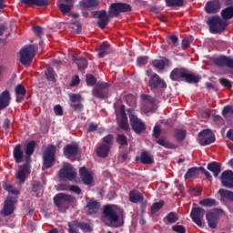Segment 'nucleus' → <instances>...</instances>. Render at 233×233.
Segmentation results:
<instances>
[{"mask_svg": "<svg viewBox=\"0 0 233 233\" xmlns=\"http://www.w3.org/2000/svg\"><path fill=\"white\" fill-rule=\"evenodd\" d=\"M79 175H80L82 183H84V185H92V183H94V177L92 176V173H90V171H88V169L86 167H80Z\"/></svg>", "mask_w": 233, "mask_h": 233, "instance_id": "nucleus-19", "label": "nucleus"}, {"mask_svg": "<svg viewBox=\"0 0 233 233\" xmlns=\"http://www.w3.org/2000/svg\"><path fill=\"white\" fill-rule=\"evenodd\" d=\"M34 150H35V141L31 140L25 146V155L27 157L25 158V163L18 167V171L15 176L16 179L19 180L20 185H25V181L28 179V176H30L32 172V166L30 165L32 160L30 156L34 154Z\"/></svg>", "mask_w": 233, "mask_h": 233, "instance_id": "nucleus-1", "label": "nucleus"}, {"mask_svg": "<svg viewBox=\"0 0 233 233\" xmlns=\"http://www.w3.org/2000/svg\"><path fill=\"white\" fill-rule=\"evenodd\" d=\"M218 194L220 195V201H223V199H228L229 201L233 202V192L227 190L225 188H220L218 191Z\"/></svg>", "mask_w": 233, "mask_h": 233, "instance_id": "nucleus-34", "label": "nucleus"}, {"mask_svg": "<svg viewBox=\"0 0 233 233\" xmlns=\"http://www.w3.org/2000/svg\"><path fill=\"white\" fill-rule=\"evenodd\" d=\"M86 208H87L86 214L88 216H92L94 214H97V212H99V208H101V204H99V202H97L95 199H90Z\"/></svg>", "mask_w": 233, "mask_h": 233, "instance_id": "nucleus-21", "label": "nucleus"}, {"mask_svg": "<svg viewBox=\"0 0 233 233\" xmlns=\"http://www.w3.org/2000/svg\"><path fill=\"white\" fill-rule=\"evenodd\" d=\"M198 141L200 147H207L212 145V143H216V136H214L212 130L203 129L198 133Z\"/></svg>", "mask_w": 233, "mask_h": 233, "instance_id": "nucleus-8", "label": "nucleus"}, {"mask_svg": "<svg viewBox=\"0 0 233 233\" xmlns=\"http://www.w3.org/2000/svg\"><path fill=\"white\" fill-rule=\"evenodd\" d=\"M148 61V56H138L137 59V63L138 66H145Z\"/></svg>", "mask_w": 233, "mask_h": 233, "instance_id": "nucleus-55", "label": "nucleus"}, {"mask_svg": "<svg viewBox=\"0 0 233 233\" xmlns=\"http://www.w3.org/2000/svg\"><path fill=\"white\" fill-rule=\"evenodd\" d=\"M157 143L160 145V147H164V148H168L169 150H176V148H177V146L174 145L170 141H167L163 137L158 138Z\"/></svg>", "mask_w": 233, "mask_h": 233, "instance_id": "nucleus-36", "label": "nucleus"}, {"mask_svg": "<svg viewBox=\"0 0 233 233\" xmlns=\"http://www.w3.org/2000/svg\"><path fill=\"white\" fill-rule=\"evenodd\" d=\"M15 92L16 94V103H21L25 99V96H26V88L19 84L15 86Z\"/></svg>", "mask_w": 233, "mask_h": 233, "instance_id": "nucleus-28", "label": "nucleus"}, {"mask_svg": "<svg viewBox=\"0 0 233 233\" xmlns=\"http://www.w3.org/2000/svg\"><path fill=\"white\" fill-rule=\"evenodd\" d=\"M81 6L83 8H96V6H99V0H82Z\"/></svg>", "mask_w": 233, "mask_h": 233, "instance_id": "nucleus-38", "label": "nucleus"}, {"mask_svg": "<svg viewBox=\"0 0 233 233\" xmlns=\"http://www.w3.org/2000/svg\"><path fill=\"white\" fill-rule=\"evenodd\" d=\"M56 116H63V107L60 105H56L54 107Z\"/></svg>", "mask_w": 233, "mask_h": 233, "instance_id": "nucleus-64", "label": "nucleus"}, {"mask_svg": "<svg viewBox=\"0 0 233 233\" xmlns=\"http://www.w3.org/2000/svg\"><path fill=\"white\" fill-rule=\"evenodd\" d=\"M165 219H167V223L172 224L179 220V216H177V213L176 212H170L166 216Z\"/></svg>", "mask_w": 233, "mask_h": 233, "instance_id": "nucleus-45", "label": "nucleus"}, {"mask_svg": "<svg viewBox=\"0 0 233 233\" xmlns=\"http://www.w3.org/2000/svg\"><path fill=\"white\" fill-rule=\"evenodd\" d=\"M206 219L208 221V225L209 228H217L218 227V214L213 212H208L206 214Z\"/></svg>", "mask_w": 233, "mask_h": 233, "instance_id": "nucleus-26", "label": "nucleus"}, {"mask_svg": "<svg viewBox=\"0 0 233 233\" xmlns=\"http://www.w3.org/2000/svg\"><path fill=\"white\" fill-rule=\"evenodd\" d=\"M205 216V209L202 208H192L190 212V218L193 221V223H196L198 227H200L203 228V218Z\"/></svg>", "mask_w": 233, "mask_h": 233, "instance_id": "nucleus-13", "label": "nucleus"}, {"mask_svg": "<svg viewBox=\"0 0 233 233\" xmlns=\"http://www.w3.org/2000/svg\"><path fill=\"white\" fill-rule=\"evenodd\" d=\"M70 106L76 112H81V110H83V104H81V102L71 103Z\"/></svg>", "mask_w": 233, "mask_h": 233, "instance_id": "nucleus-57", "label": "nucleus"}, {"mask_svg": "<svg viewBox=\"0 0 233 233\" xmlns=\"http://www.w3.org/2000/svg\"><path fill=\"white\" fill-rule=\"evenodd\" d=\"M220 181L225 188H233V171L226 170L221 173Z\"/></svg>", "mask_w": 233, "mask_h": 233, "instance_id": "nucleus-16", "label": "nucleus"}, {"mask_svg": "<svg viewBox=\"0 0 233 233\" xmlns=\"http://www.w3.org/2000/svg\"><path fill=\"white\" fill-rule=\"evenodd\" d=\"M10 125H12L10 118H5L3 123V128H5V134H8V132L10 130Z\"/></svg>", "mask_w": 233, "mask_h": 233, "instance_id": "nucleus-61", "label": "nucleus"}, {"mask_svg": "<svg viewBox=\"0 0 233 233\" xmlns=\"http://www.w3.org/2000/svg\"><path fill=\"white\" fill-rule=\"evenodd\" d=\"M207 168L212 172L214 177H218L221 174V165L216 161L208 163Z\"/></svg>", "mask_w": 233, "mask_h": 233, "instance_id": "nucleus-29", "label": "nucleus"}, {"mask_svg": "<svg viewBox=\"0 0 233 233\" xmlns=\"http://www.w3.org/2000/svg\"><path fill=\"white\" fill-rule=\"evenodd\" d=\"M136 161H140L142 165H153L154 157L148 155V152L142 151L140 157H136Z\"/></svg>", "mask_w": 233, "mask_h": 233, "instance_id": "nucleus-25", "label": "nucleus"}, {"mask_svg": "<svg viewBox=\"0 0 233 233\" xmlns=\"http://www.w3.org/2000/svg\"><path fill=\"white\" fill-rule=\"evenodd\" d=\"M165 1H166V6H167V8H174V7L181 8V6L185 5V0H165Z\"/></svg>", "mask_w": 233, "mask_h": 233, "instance_id": "nucleus-37", "label": "nucleus"}, {"mask_svg": "<svg viewBox=\"0 0 233 233\" xmlns=\"http://www.w3.org/2000/svg\"><path fill=\"white\" fill-rule=\"evenodd\" d=\"M69 99L71 103H81L82 96L79 94H71Z\"/></svg>", "mask_w": 233, "mask_h": 233, "instance_id": "nucleus-53", "label": "nucleus"}, {"mask_svg": "<svg viewBox=\"0 0 233 233\" xmlns=\"http://www.w3.org/2000/svg\"><path fill=\"white\" fill-rule=\"evenodd\" d=\"M58 8H59L60 12H62V14H68V12H70V10H71L70 5H66V4H60L58 5Z\"/></svg>", "mask_w": 233, "mask_h": 233, "instance_id": "nucleus-56", "label": "nucleus"}, {"mask_svg": "<svg viewBox=\"0 0 233 233\" xmlns=\"http://www.w3.org/2000/svg\"><path fill=\"white\" fill-rule=\"evenodd\" d=\"M78 70H85L88 66V61L84 57H78L75 60Z\"/></svg>", "mask_w": 233, "mask_h": 233, "instance_id": "nucleus-43", "label": "nucleus"}, {"mask_svg": "<svg viewBox=\"0 0 233 233\" xmlns=\"http://www.w3.org/2000/svg\"><path fill=\"white\" fill-rule=\"evenodd\" d=\"M10 91L7 89L0 94V110H5V108L10 106Z\"/></svg>", "mask_w": 233, "mask_h": 233, "instance_id": "nucleus-23", "label": "nucleus"}, {"mask_svg": "<svg viewBox=\"0 0 233 233\" xmlns=\"http://www.w3.org/2000/svg\"><path fill=\"white\" fill-rule=\"evenodd\" d=\"M161 127L157 125H156L153 128V136L154 137H156L157 139H159L160 136H161Z\"/></svg>", "mask_w": 233, "mask_h": 233, "instance_id": "nucleus-59", "label": "nucleus"}, {"mask_svg": "<svg viewBox=\"0 0 233 233\" xmlns=\"http://www.w3.org/2000/svg\"><path fill=\"white\" fill-rule=\"evenodd\" d=\"M97 157H108V154H110V146L106 144H101L96 149Z\"/></svg>", "mask_w": 233, "mask_h": 233, "instance_id": "nucleus-24", "label": "nucleus"}, {"mask_svg": "<svg viewBox=\"0 0 233 233\" xmlns=\"http://www.w3.org/2000/svg\"><path fill=\"white\" fill-rule=\"evenodd\" d=\"M174 137L177 139V143H181L182 141H185V137H187V131L183 129H176Z\"/></svg>", "mask_w": 233, "mask_h": 233, "instance_id": "nucleus-39", "label": "nucleus"}, {"mask_svg": "<svg viewBox=\"0 0 233 233\" xmlns=\"http://www.w3.org/2000/svg\"><path fill=\"white\" fill-rule=\"evenodd\" d=\"M41 188H43V184L41 183V181L34 182L32 186V192H34L35 194H39V192H41Z\"/></svg>", "mask_w": 233, "mask_h": 233, "instance_id": "nucleus-51", "label": "nucleus"}, {"mask_svg": "<svg viewBox=\"0 0 233 233\" xmlns=\"http://www.w3.org/2000/svg\"><path fill=\"white\" fill-rule=\"evenodd\" d=\"M78 152L79 145H77V143L67 144L64 147V156H66V157H67L68 159H70V157H75V156H76Z\"/></svg>", "mask_w": 233, "mask_h": 233, "instance_id": "nucleus-20", "label": "nucleus"}, {"mask_svg": "<svg viewBox=\"0 0 233 233\" xmlns=\"http://www.w3.org/2000/svg\"><path fill=\"white\" fill-rule=\"evenodd\" d=\"M35 56V47L34 45L25 46L20 50V63L26 66L30 65Z\"/></svg>", "mask_w": 233, "mask_h": 233, "instance_id": "nucleus-7", "label": "nucleus"}, {"mask_svg": "<svg viewBox=\"0 0 233 233\" xmlns=\"http://www.w3.org/2000/svg\"><path fill=\"white\" fill-rule=\"evenodd\" d=\"M116 143H118L120 147H128V138L125 134H119L116 136Z\"/></svg>", "mask_w": 233, "mask_h": 233, "instance_id": "nucleus-44", "label": "nucleus"}, {"mask_svg": "<svg viewBox=\"0 0 233 233\" xmlns=\"http://www.w3.org/2000/svg\"><path fill=\"white\" fill-rule=\"evenodd\" d=\"M204 10L207 14H218L221 10V3L219 0H212L207 2Z\"/></svg>", "mask_w": 233, "mask_h": 233, "instance_id": "nucleus-18", "label": "nucleus"}, {"mask_svg": "<svg viewBox=\"0 0 233 233\" xmlns=\"http://www.w3.org/2000/svg\"><path fill=\"white\" fill-rule=\"evenodd\" d=\"M103 141L105 145H107L108 147H112V145H114V136L107 135L103 138Z\"/></svg>", "mask_w": 233, "mask_h": 233, "instance_id": "nucleus-54", "label": "nucleus"}, {"mask_svg": "<svg viewBox=\"0 0 233 233\" xmlns=\"http://www.w3.org/2000/svg\"><path fill=\"white\" fill-rule=\"evenodd\" d=\"M198 172H199V167H190L185 174V179H190V177H194V176H198Z\"/></svg>", "mask_w": 233, "mask_h": 233, "instance_id": "nucleus-46", "label": "nucleus"}, {"mask_svg": "<svg viewBox=\"0 0 233 233\" xmlns=\"http://www.w3.org/2000/svg\"><path fill=\"white\" fill-rule=\"evenodd\" d=\"M17 203V198L15 197H8L4 202V208L2 210V215L6 218V216H12L14 214V207Z\"/></svg>", "mask_w": 233, "mask_h": 233, "instance_id": "nucleus-15", "label": "nucleus"}, {"mask_svg": "<svg viewBox=\"0 0 233 233\" xmlns=\"http://www.w3.org/2000/svg\"><path fill=\"white\" fill-rule=\"evenodd\" d=\"M148 86L150 90H157L161 88H167V82H165L161 76L157 74H153L149 78Z\"/></svg>", "mask_w": 233, "mask_h": 233, "instance_id": "nucleus-14", "label": "nucleus"}, {"mask_svg": "<svg viewBox=\"0 0 233 233\" xmlns=\"http://www.w3.org/2000/svg\"><path fill=\"white\" fill-rule=\"evenodd\" d=\"M213 63L216 65V66H219L220 68H224V66H228V68H233V59L227 56H220L217 58H214Z\"/></svg>", "mask_w": 233, "mask_h": 233, "instance_id": "nucleus-17", "label": "nucleus"}, {"mask_svg": "<svg viewBox=\"0 0 233 233\" xmlns=\"http://www.w3.org/2000/svg\"><path fill=\"white\" fill-rule=\"evenodd\" d=\"M33 32L36 37H41L43 35V27L36 25L33 27Z\"/></svg>", "mask_w": 233, "mask_h": 233, "instance_id": "nucleus-60", "label": "nucleus"}, {"mask_svg": "<svg viewBox=\"0 0 233 233\" xmlns=\"http://www.w3.org/2000/svg\"><path fill=\"white\" fill-rule=\"evenodd\" d=\"M129 120L131 128L135 131V133L143 134V132L147 130V126L145 125V122H143L141 118H138L137 116L130 115Z\"/></svg>", "mask_w": 233, "mask_h": 233, "instance_id": "nucleus-11", "label": "nucleus"}, {"mask_svg": "<svg viewBox=\"0 0 233 233\" xmlns=\"http://www.w3.org/2000/svg\"><path fill=\"white\" fill-rule=\"evenodd\" d=\"M126 12H132V6L125 3H113L109 6L108 13L113 15H119V14H125Z\"/></svg>", "mask_w": 233, "mask_h": 233, "instance_id": "nucleus-10", "label": "nucleus"}, {"mask_svg": "<svg viewBox=\"0 0 233 233\" xmlns=\"http://www.w3.org/2000/svg\"><path fill=\"white\" fill-rule=\"evenodd\" d=\"M201 207H216V199L214 198H205L199 201Z\"/></svg>", "mask_w": 233, "mask_h": 233, "instance_id": "nucleus-47", "label": "nucleus"}, {"mask_svg": "<svg viewBox=\"0 0 233 233\" xmlns=\"http://www.w3.org/2000/svg\"><path fill=\"white\" fill-rule=\"evenodd\" d=\"M112 53V46L107 43H103L98 46V57H105V56H108V54Z\"/></svg>", "mask_w": 233, "mask_h": 233, "instance_id": "nucleus-30", "label": "nucleus"}, {"mask_svg": "<svg viewBox=\"0 0 233 233\" xmlns=\"http://www.w3.org/2000/svg\"><path fill=\"white\" fill-rule=\"evenodd\" d=\"M120 213L121 209L117 206L106 205L103 208L104 218L110 225H116L119 221Z\"/></svg>", "mask_w": 233, "mask_h": 233, "instance_id": "nucleus-5", "label": "nucleus"}, {"mask_svg": "<svg viewBox=\"0 0 233 233\" xmlns=\"http://www.w3.org/2000/svg\"><path fill=\"white\" fill-rule=\"evenodd\" d=\"M23 5H27L28 6L34 5L35 6H48L50 5L49 0H21Z\"/></svg>", "mask_w": 233, "mask_h": 233, "instance_id": "nucleus-31", "label": "nucleus"}, {"mask_svg": "<svg viewBox=\"0 0 233 233\" xmlns=\"http://www.w3.org/2000/svg\"><path fill=\"white\" fill-rule=\"evenodd\" d=\"M76 176L77 172L74 170V167L68 162L64 163L62 168L58 172V177H60V179H68L69 181H73Z\"/></svg>", "mask_w": 233, "mask_h": 233, "instance_id": "nucleus-9", "label": "nucleus"}, {"mask_svg": "<svg viewBox=\"0 0 233 233\" xmlns=\"http://www.w3.org/2000/svg\"><path fill=\"white\" fill-rule=\"evenodd\" d=\"M169 77L171 81H185V83H193L194 85L201 81V76L190 73V71L185 67H177L173 69Z\"/></svg>", "mask_w": 233, "mask_h": 233, "instance_id": "nucleus-2", "label": "nucleus"}, {"mask_svg": "<svg viewBox=\"0 0 233 233\" xmlns=\"http://www.w3.org/2000/svg\"><path fill=\"white\" fill-rule=\"evenodd\" d=\"M221 18L228 21L233 19V5H227L226 8L220 12Z\"/></svg>", "mask_w": 233, "mask_h": 233, "instance_id": "nucleus-32", "label": "nucleus"}, {"mask_svg": "<svg viewBox=\"0 0 233 233\" xmlns=\"http://www.w3.org/2000/svg\"><path fill=\"white\" fill-rule=\"evenodd\" d=\"M207 25L209 27L210 34H223L228 26V22L219 15H214L208 19Z\"/></svg>", "mask_w": 233, "mask_h": 233, "instance_id": "nucleus-3", "label": "nucleus"}, {"mask_svg": "<svg viewBox=\"0 0 233 233\" xmlns=\"http://www.w3.org/2000/svg\"><path fill=\"white\" fill-rule=\"evenodd\" d=\"M143 199H144V197L142 195L136 193V191L129 192V201H131V203L137 204L143 201Z\"/></svg>", "mask_w": 233, "mask_h": 233, "instance_id": "nucleus-41", "label": "nucleus"}, {"mask_svg": "<svg viewBox=\"0 0 233 233\" xmlns=\"http://www.w3.org/2000/svg\"><path fill=\"white\" fill-rule=\"evenodd\" d=\"M93 96L97 99H106V97H108V90L96 87L93 89Z\"/></svg>", "mask_w": 233, "mask_h": 233, "instance_id": "nucleus-33", "label": "nucleus"}, {"mask_svg": "<svg viewBox=\"0 0 233 233\" xmlns=\"http://www.w3.org/2000/svg\"><path fill=\"white\" fill-rule=\"evenodd\" d=\"M13 157L17 165H19V163H23V159L25 157V152L23 151V146H21V144H17L14 147Z\"/></svg>", "mask_w": 233, "mask_h": 233, "instance_id": "nucleus-22", "label": "nucleus"}, {"mask_svg": "<svg viewBox=\"0 0 233 233\" xmlns=\"http://www.w3.org/2000/svg\"><path fill=\"white\" fill-rule=\"evenodd\" d=\"M77 201L74 196L66 193H58L54 197V203L60 212H66L72 203Z\"/></svg>", "mask_w": 233, "mask_h": 233, "instance_id": "nucleus-4", "label": "nucleus"}, {"mask_svg": "<svg viewBox=\"0 0 233 233\" xmlns=\"http://www.w3.org/2000/svg\"><path fill=\"white\" fill-rule=\"evenodd\" d=\"M118 159L122 162L125 163L127 161H130V157H128V153H122L118 156Z\"/></svg>", "mask_w": 233, "mask_h": 233, "instance_id": "nucleus-63", "label": "nucleus"}, {"mask_svg": "<svg viewBox=\"0 0 233 233\" xmlns=\"http://www.w3.org/2000/svg\"><path fill=\"white\" fill-rule=\"evenodd\" d=\"M172 230L174 232H177V233H186L187 232V229L185 228V227H183L181 225L172 226Z\"/></svg>", "mask_w": 233, "mask_h": 233, "instance_id": "nucleus-58", "label": "nucleus"}, {"mask_svg": "<svg viewBox=\"0 0 233 233\" xmlns=\"http://www.w3.org/2000/svg\"><path fill=\"white\" fill-rule=\"evenodd\" d=\"M3 188L5 192L12 194L13 196H19L20 192L18 189L14 188V186L11 184H6V182L3 183Z\"/></svg>", "mask_w": 233, "mask_h": 233, "instance_id": "nucleus-42", "label": "nucleus"}, {"mask_svg": "<svg viewBox=\"0 0 233 233\" xmlns=\"http://www.w3.org/2000/svg\"><path fill=\"white\" fill-rule=\"evenodd\" d=\"M118 127L122 130H128V128H130V126L128 125V117L121 118Z\"/></svg>", "mask_w": 233, "mask_h": 233, "instance_id": "nucleus-50", "label": "nucleus"}, {"mask_svg": "<svg viewBox=\"0 0 233 233\" xmlns=\"http://www.w3.org/2000/svg\"><path fill=\"white\" fill-rule=\"evenodd\" d=\"M163 205H165V201L163 200L155 202L151 207V214H156V212H159V210L163 208Z\"/></svg>", "mask_w": 233, "mask_h": 233, "instance_id": "nucleus-48", "label": "nucleus"}, {"mask_svg": "<svg viewBox=\"0 0 233 233\" xmlns=\"http://www.w3.org/2000/svg\"><path fill=\"white\" fill-rule=\"evenodd\" d=\"M219 83L220 85H222V86H225V88H228V90H230V88H232V82H230V80L227 78H220Z\"/></svg>", "mask_w": 233, "mask_h": 233, "instance_id": "nucleus-52", "label": "nucleus"}, {"mask_svg": "<svg viewBox=\"0 0 233 233\" xmlns=\"http://www.w3.org/2000/svg\"><path fill=\"white\" fill-rule=\"evenodd\" d=\"M43 167L44 168H52L56 163V146L50 144L43 152Z\"/></svg>", "mask_w": 233, "mask_h": 233, "instance_id": "nucleus-6", "label": "nucleus"}, {"mask_svg": "<svg viewBox=\"0 0 233 233\" xmlns=\"http://www.w3.org/2000/svg\"><path fill=\"white\" fill-rule=\"evenodd\" d=\"M167 43L172 47L179 46V37L176 35H171L167 37Z\"/></svg>", "mask_w": 233, "mask_h": 233, "instance_id": "nucleus-40", "label": "nucleus"}, {"mask_svg": "<svg viewBox=\"0 0 233 233\" xmlns=\"http://www.w3.org/2000/svg\"><path fill=\"white\" fill-rule=\"evenodd\" d=\"M68 233H80L79 232V228H77V227H76V225L74 224V222H73V224L72 223H68Z\"/></svg>", "mask_w": 233, "mask_h": 233, "instance_id": "nucleus-62", "label": "nucleus"}, {"mask_svg": "<svg viewBox=\"0 0 233 233\" xmlns=\"http://www.w3.org/2000/svg\"><path fill=\"white\" fill-rule=\"evenodd\" d=\"M152 65L157 70H165V66H170V60L168 58L153 60Z\"/></svg>", "mask_w": 233, "mask_h": 233, "instance_id": "nucleus-27", "label": "nucleus"}, {"mask_svg": "<svg viewBox=\"0 0 233 233\" xmlns=\"http://www.w3.org/2000/svg\"><path fill=\"white\" fill-rule=\"evenodd\" d=\"M92 15L93 19H98L97 25L99 28H101V30H105V28H106L108 25V21H110L108 15H106V11H93Z\"/></svg>", "mask_w": 233, "mask_h": 233, "instance_id": "nucleus-12", "label": "nucleus"}, {"mask_svg": "<svg viewBox=\"0 0 233 233\" xmlns=\"http://www.w3.org/2000/svg\"><path fill=\"white\" fill-rule=\"evenodd\" d=\"M74 225L75 227H77L78 228L82 229L84 233H90L93 230L92 226L86 222L74 221Z\"/></svg>", "mask_w": 233, "mask_h": 233, "instance_id": "nucleus-35", "label": "nucleus"}, {"mask_svg": "<svg viewBox=\"0 0 233 233\" xmlns=\"http://www.w3.org/2000/svg\"><path fill=\"white\" fill-rule=\"evenodd\" d=\"M86 82L87 86H94L97 83V78L93 75H86Z\"/></svg>", "mask_w": 233, "mask_h": 233, "instance_id": "nucleus-49", "label": "nucleus"}]
</instances>
